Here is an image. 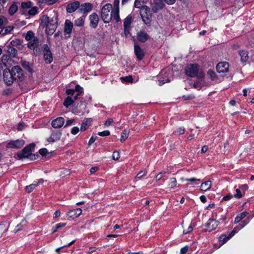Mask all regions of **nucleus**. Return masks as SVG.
<instances>
[{
  "instance_id": "nucleus-54",
  "label": "nucleus",
  "mask_w": 254,
  "mask_h": 254,
  "mask_svg": "<svg viewBox=\"0 0 254 254\" xmlns=\"http://www.w3.org/2000/svg\"><path fill=\"white\" fill-rule=\"evenodd\" d=\"M113 120L112 119H108L105 123L104 125L105 127H109L111 126L113 123Z\"/></svg>"
},
{
  "instance_id": "nucleus-31",
  "label": "nucleus",
  "mask_w": 254,
  "mask_h": 254,
  "mask_svg": "<svg viewBox=\"0 0 254 254\" xmlns=\"http://www.w3.org/2000/svg\"><path fill=\"white\" fill-rule=\"evenodd\" d=\"M11 59L8 55H3L1 58L0 62L4 65L7 66L9 64V62H10Z\"/></svg>"
},
{
  "instance_id": "nucleus-47",
  "label": "nucleus",
  "mask_w": 254,
  "mask_h": 254,
  "mask_svg": "<svg viewBox=\"0 0 254 254\" xmlns=\"http://www.w3.org/2000/svg\"><path fill=\"white\" fill-rule=\"evenodd\" d=\"M233 196L236 198L240 199L243 196V194L239 189H236V193L234 194Z\"/></svg>"
},
{
  "instance_id": "nucleus-23",
  "label": "nucleus",
  "mask_w": 254,
  "mask_h": 254,
  "mask_svg": "<svg viewBox=\"0 0 254 254\" xmlns=\"http://www.w3.org/2000/svg\"><path fill=\"white\" fill-rule=\"evenodd\" d=\"M149 36L145 31H141L139 32L137 34V40L142 42L144 43L148 39Z\"/></svg>"
},
{
  "instance_id": "nucleus-2",
  "label": "nucleus",
  "mask_w": 254,
  "mask_h": 254,
  "mask_svg": "<svg viewBox=\"0 0 254 254\" xmlns=\"http://www.w3.org/2000/svg\"><path fill=\"white\" fill-rule=\"evenodd\" d=\"M186 74L190 77H197L202 78L204 76V73L199 68L196 64H189L185 68Z\"/></svg>"
},
{
  "instance_id": "nucleus-53",
  "label": "nucleus",
  "mask_w": 254,
  "mask_h": 254,
  "mask_svg": "<svg viewBox=\"0 0 254 254\" xmlns=\"http://www.w3.org/2000/svg\"><path fill=\"white\" fill-rule=\"evenodd\" d=\"M185 181L187 182H190L191 183H194L195 184H197L198 183H196L197 181H199V179H197L195 178H192L190 179H186L185 180Z\"/></svg>"
},
{
  "instance_id": "nucleus-22",
  "label": "nucleus",
  "mask_w": 254,
  "mask_h": 254,
  "mask_svg": "<svg viewBox=\"0 0 254 254\" xmlns=\"http://www.w3.org/2000/svg\"><path fill=\"white\" fill-rule=\"evenodd\" d=\"M134 53L139 60H142L144 56L143 50L139 46L136 45H134Z\"/></svg>"
},
{
  "instance_id": "nucleus-3",
  "label": "nucleus",
  "mask_w": 254,
  "mask_h": 254,
  "mask_svg": "<svg viewBox=\"0 0 254 254\" xmlns=\"http://www.w3.org/2000/svg\"><path fill=\"white\" fill-rule=\"evenodd\" d=\"M172 75L171 67H167L163 69L158 75V81L160 85L165 83L168 82L171 80Z\"/></svg>"
},
{
  "instance_id": "nucleus-7",
  "label": "nucleus",
  "mask_w": 254,
  "mask_h": 254,
  "mask_svg": "<svg viewBox=\"0 0 254 254\" xmlns=\"http://www.w3.org/2000/svg\"><path fill=\"white\" fill-rule=\"evenodd\" d=\"M34 144H31L25 147L21 152L17 153L18 158L21 159L23 158L29 157L32 154V149H34Z\"/></svg>"
},
{
  "instance_id": "nucleus-34",
  "label": "nucleus",
  "mask_w": 254,
  "mask_h": 254,
  "mask_svg": "<svg viewBox=\"0 0 254 254\" xmlns=\"http://www.w3.org/2000/svg\"><path fill=\"white\" fill-rule=\"evenodd\" d=\"M85 16H81L75 21V25L78 27H81L83 26L84 23Z\"/></svg>"
},
{
  "instance_id": "nucleus-11",
  "label": "nucleus",
  "mask_w": 254,
  "mask_h": 254,
  "mask_svg": "<svg viewBox=\"0 0 254 254\" xmlns=\"http://www.w3.org/2000/svg\"><path fill=\"white\" fill-rule=\"evenodd\" d=\"M219 222L218 221L209 219L206 223L205 226L207 228V230L209 232H211L213 230L215 229L218 226Z\"/></svg>"
},
{
  "instance_id": "nucleus-62",
  "label": "nucleus",
  "mask_w": 254,
  "mask_h": 254,
  "mask_svg": "<svg viewBox=\"0 0 254 254\" xmlns=\"http://www.w3.org/2000/svg\"><path fill=\"white\" fill-rule=\"evenodd\" d=\"M58 0H48L46 1V3H47V5H53V4L55 3Z\"/></svg>"
},
{
  "instance_id": "nucleus-10",
  "label": "nucleus",
  "mask_w": 254,
  "mask_h": 254,
  "mask_svg": "<svg viewBox=\"0 0 254 254\" xmlns=\"http://www.w3.org/2000/svg\"><path fill=\"white\" fill-rule=\"evenodd\" d=\"M44 58L45 62L48 64H50L53 61L52 53L47 45H44Z\"/></svg>"
},
{
  "instance_id": "nucleus-26",
  "label": "nucleus",
  "mask_w": 254,
  "mask_h": 254,
  "mask_svg": "<svg viewBox=\"0 0 254 254\" xmlns=\"http://www.w3.org/2000/svg\"><path fill=\"white\" fill-rule=\"evenodd\" d=\"M38 44V40L37 38H36L34 39L29 41L27 43V46L29 48L34 50L37 47Z\"/></svg>"
},
{
  "instance_id": "nucleus-20",
  "label": "nucleus",
  "mask_w": 254,
  "mask_h": 254,
  "mask_svg": "<svg viewBox=\"0 0 254 254\" xmlns=\"http://www.w3.org/2000/svg\"><path fill=\"white\" fill-rule=\"evenodd\" d=\"M64 123V120L62 117H58L52 121V126L55 128L62 127Z\"/></svg>"
},
{
  "instance_id": "nucleus-14",
  "label": "nucleus",
  "mask_w": 254,
  "mask_h": 254,
  "mask_svg": "<svg viewBox=\"0 0 254 254\" xmlns=\"http://www.w3.org/2000/svg\"><path fill=\"white\" fill-rule=\"evenodd\" d=\"M62 132L59 130H54L52 132L51 136L47 139L49 142H54L60 139Z\"/></svg>"
},
{
  "instance_id": "nucleus-50",
  "label": "nucleus",
  "mask_w": 254,
  "mask_h": 254,
  "mask_svg": "<svg viewBox=\"0 0 254 254\" xmlns=\"http://www.w3.org/2000/svg\"><path fill=\"white\" fill-rule=\"evenodd\" d=\"M122 81H124L127 82H132L133 79L131 76H128L126 77H122L121 78Z\"/></svg>"
},
{
  "instance_id": "nucleus-63",
  "label": "nucleus",
  "mask_w": 254,
  "mask_h": 254,
  "mask_svg": "<svg viewBox=\"0 0 254 254\" xmlns=\"http://www.w3.org/2000/svg\"><path fill=\"white\" fill-rule=\"evenodd\" d=\"M233 197V196L230 194H229L225 196H224L223 197V199L222 200H229L231 198H232V197Z\"/></svg>"
},
{
  "instance_id": "nucleus-48",
  "label": "nucleus",
  "mask_w": 254,
  "mask_h": 254,
  "mask_svg": "<svg viewBox=\"0 0 254 254\" xmlns=\"http://www.w3.org/2000/svg\"><path fill=\"white\" fill-rule=\"evenodd\" d=\"M146 174H147L146 171H145V170L141 171L137 174V175L136 176L135 179H140L143 176H145Z\"/></svg>"
},
{
  "instance_id": "nucleus-46",
  "label": "nucleus",
  "mask_w": 254,
  "mask_h": 254,
  "mask_svg": "<svg viewBox=\"0 0 254 254\" xmlns=\"http://www.w3.org/2000/svg\"><path fill=\"white\" fill-rule=\"evenodd\" d=\"M13 29V26H9L5 27L3 28L1 31V32L3 34H7L9 33H10Z\"/></svg>"
},
{
  "instance_id": "nucleus-41",
  "label": "nucleus",
  "mask_w": 254,
  "mask_h": 254,
  "mask_svg": "<svg viewBox=\"0 0 254 254\" xmlns=\"http://www.w3.org/2000/svg\"><path fill=\"white\" fill-rule=\"evenodd\" d=\"M177 185V181L175 178H170L168 184V187L169 188H174Z\"/></svg>"
},
{
  "instance_id": "nucleus-12",
  "label": "nucleus",
  "mask_w": 254,
  "mask_h": 254,
  "mask_svg": "<svg viewBox=\"0 0 254 254\" xmlns=\"http://www.w3.org/2000/svg\"><path fill=\"white\" fill-rule=\"evenodd\" d=\"M229 64L226 62H220L216 66V70L218 73L227 72L229 70Z\"/></svg>"
},
{
  "instance_id": "nucleus-43",
  "label": "nucleus",
  "mask_w": 254,
  "mask_h": 254,
  "mask_svg": "<svg viewBox=\"0 0 254 254\" xmlns=\"http://www.w3.org/2000/svg\"><path fill=\"white\" fill-rule=\"evenodd\" d=\"M10 45L12 47H18L21 46V42L18 39H15L10 42Z\"/></svg>"
},
{
  "instance_id": "nucleus-13",
  "label": "nucleus",
  "mask_w": 254,
  "mask_h": 254,
  "mask_svg": "<svg viewBox=\"0 0 254 254\" xmlns=\"http://www.w3.org/2000/svg\"><path fill=\"white\" fill-rule=\"evenodd\" d=\"M82 209L80 208H76L69 210L66 214V216L72 219H75L79 217L82 213Z\"/></svg>"
},
{
  "instance_id": "nucleus-38",
  "label": "nucleus",
  "mask_w": 254,
  "mask_h": 254,
  "mask_svg": "<svg viewBox=\"0 0 254 254\" xmlns=\"http://www.w3.org/2000/svg\"><path fill=\"white\" fill-rule=\"evenodd\" d=\"M36 38L37 37L34 36V33L31 31H28L25 37V39L28 42Z\"/></svg>"
},
{
  "instance_id": "nucleus-8",
  "label": "nucleus",
  "mask_w": 254,
  "mask_h": 254,
  "mask_svg": "<svg viewBox=\"0 0 254 254\" xmlns=\"http://www.w3.org/2000/svg\"><path fill=\"white\" fill-rule=\"evenodd\" d=\"M3 80L4 83L7 86L11 85L14 80L10 69L5 68L3 71Z\"/></svg>"
},
{
  "instance_id": "nucleus-24",
  "label": "nucleus",
  "mask_w": 254,
  "mask_h": 254,
  "mask_svg": "<svg viewBox=\"0 0 254 254\" xmlns=\"http://www.w3.org/2000/svg\"><path fill=\"white\" fill-rule=\"evenodd\" d=\"M92 122V120L91 118H88L84 120L81 125L80 130L83 131L86 130L91 125Z\"/></svg>"
},
{
  "instance_id": "nucleus-45",
  "label": "nucleus",
  "mask_w": 254,
  "mask_h": 254,
  "mask_svg": "<svg viewBox=\"0 0 254 254\" xmlns=\"http://www.w3.org/2000/svg\"><path fill=\"white\" fill-rule=\"evenodd\" d=\"M207 75L212 80H214L216 78V73L213 70H209L207 71Z\"/></svg>"
},
{
  "instance_id": "nucleus-35",
  "label": "nucleus",
  "mask_w": 254,
  "mask_h": 254,
  "mask_svg": "<svg viewBox=\"0 0 254 254\" xmlns=\"http://www.w3.org/2000/svg\"><path fill=\"white\" fill-rule=\"evenodd\" d=\"M7 51L8 53L12 57H15L17 55V50L12 46H7Z\"/></svg>"
},
{
  "instance_id": "nucleus-60",
  "label": "nucleus",
  "mask_w": 254,
  "mask_h": 254,
  "mask_svg": "<svg viewBox=\"0 0 254 254\" xmlns=\"http://www.w3.org/2000/svg\"><path fill=\"white\" fill-rule=\"evenodd\" d=\"M74 122V119H70L66 121L64 127H67L70 126Z\"/></svg>"
},
{
  "instance_id": "nucleus-49",
  "label": "nucleus",
  "mask_w": 254,
  "mask_h": 254,
  "mask_svg": "<svg viewBox=\"0 0 254 254\" xmlns=\"http://www.w3.org/2000/svg\"><path fill=\"white\" fill-rule=\"evenodd\" d=\"M120 157L119 152L115 151L112 154V158L114 160H118Z\"/></svg>"
},
{
  "instance_id": "nucleus-5",
  "label": "nucleus",
  "mask_w": 254,
  "mask_h": 254,
  "mask_svg": "<svg viewBox=\"0 0 254 254\" xmlns=\"http://www.w3.org/2000/svg\"><path fill=\"white\" fill-rule=\"evenodd\" d=\"M149 9V8L147 6H144L142 7L140 11L142 20L147 25H150L152 19V14L150 12Z\"/></svg>"
},
{
  "instance_id": "nucleus-42",
  "label": "nucleus",
  "mask_w": 254,
  "mask_h": 254,
  "mask_svg": "<svg viewBox=\"0 0 254 254\" xmlns=\"http://www.w3.org/2000/svg\"><path fill=\"white\" fill-rule=\"evenodd\" d=\"M32 6V2L30 1L27 2H22L21 4V6L23 9L30 8Z\"/></svg>"
},
{
  "instance_id": "nucleus-19",
  "label": "nucleus",
  "mask_w": 254,
  "mask_h": 254,
  "mask_svg": "<svg viewBox=\"0 0 254 254\" xmlns=\"http://www.w3.org/2000/svg\"><path fill=\"white\" fill-rule=\"evenodd\" d=\"M89 20L90 26L93 28H96L99 22L98 15L96 13H93L89 16Z\"/></svg>"
},
{
  "instance_id": "nucleus-52",
  "label": "nucleus",
  "mask_w": 254,
  "mask_h": 254,
  "mask_svg": "<svg viewBox=\"0 0 254 254\" xmlns=\"http://www.w3.org/2000/svg\"><path fill=\"white\" fill-rule=\"evenodd\" d=\"M185 129L183 127H180L177 129L175 132L178 134H182L185 133Z\"/></svg>"
},
{
  "instance_id": "nucleus-33",
  "label": "nucleus",
  "mask_w": 254,
  "mask_h": 254,
  "mask_svg": "<svg viewBox=\"0 0 254 254\" xmlns=\"http://www.w3.org/2000/svg\"><path fill=\"white\" fill-rule=\"evenodd\" d=\"M70 96V95H68V96L65 99L64 102V106L66 108H68L69 106H70L75 100L74 99H72Z\"/></svg>"
},
{
  "instance_id": "nucleus-9",
  "label": "nucleus",
  "mask_w": 254,
  "mask_h": 254,
  "mask_svg": "<svg viewBox=\"0 0 254 254\" xmlns=\"http://www.w3.org/2000/svg\"><path fill=\"white\" fill-rule=\"evenodd\" d=\"M25 141L23 139L12 140L7 143L6 147L7 148L18 149L22 147Z\"/></svg>"
},
{
  "instance_id": "nucleus-16",
  "label": "nucleus",
  "mask_w": 254,
  "mask_h": 254,
  "mask_svg": "<svg viewBox=\"0 0 254 254\" xmlns=\"http://www.w3.org/2000/svg\"><path fill=\"white\" fill-rule=\"evenodd\" d=\"M75 92L77 93L74 96V100H76L78 98V96L83 92V88L79 85H77L75 87V90L68 89L66 90V93L68 95L72 96L73 95Z\"/></svg>"
},
{
  "instance_id": "nucleus-59",
  "label": "nucleus",
  "mask_w": 254,
  "mask_h": 254,
  "mask_svg": "<svg viewBox=\"0 0 254 254\" xmlns=\"http://www.w3.org/2000/svg\"><path fill=\"white\" fill-rule=\"evenodd\" d=\"M188 251V246H185L182 248L180 251V254H185Z\"/></svg>"
},
{
  "instance_id": "nucleus-37",
  "label": "nucleus",
  "mask_w": 254,
  "mask_h": 254,
  "mask_svg": "<svg viewBox=\"0 0 254 254\" xmlns=\"http://www.w3.org/2000/svg\"><path fill=\"white\" fill-rule=\"evenodd\" d=\"M131 23V16L128 15L124 20V27L130 28V25Z\"/></svg>"
},
{
  "instance_id": "nucleus-28",
  "label": "nucleus",
  "mask_w": 254,
  "mask_h": 254,
  "mask_svg": "<svg viewBox=\"0 0 254 254\" xmlns=\"http://www.w3.org/2000/svg\"><path fill=\"white\" fill-rule=\"evenodd\" d=\"M247 224L248 222H246L245 221H244L242 222V223L240 224L238 226L236 227L230 233V236H234L236 233L244 228Z\"/></svg>"
},
{
  "instance_id": "nucleus-21",
  "label": "nucleus",
  "mask_w": 254,
  "mask_h": 254,
  "mask_svg": "<svg viewBox=\"0 0 254 254\" xmlns=\"http://www.w3.org/2000/svg\"><path fill=\"white\" fill-rule=\"evenodd\" d=\"M73 26V23L69 20H65L64 23V33L69 35L72 32Z\"/></svg>"
},
{
  "instance_id": "nucleus-51",
  "label": "nucleus",
  "mask_w": 254,
  "mask_h": 254,
  "mask_svg": "<svg viewBox=\"0 0 254 254\" xmlns=\"http://www.w3.org/2000/svg\"><path fill=\"white\" fill-rule=\"evenodd\" d=\"M110 132L109 130H104L101 132H99L98 134L101 136H106L109 135Z\"/></svg>"
},
{
  "instance_id": "nucleus-61",
  "label": "nucleus",
  "mask_w": 254,
  "mask_h": 254,
  "mask_svg": "<svg viewBox=\"0 0 254 254\" xmlns=\"http://www.w3.org/2000/svg\"><path fill=\"white\" fill-rule=\"evenodd\" d=\"M24 127V124L23 123H19L17 126V130L19 131L22 130Z\"/></svg>"
},
{
  "instance_id": "nucleus-44",
  "label": "nucleus",
  "mask_w": 254,
  "mask_h": 254,
  "mask_svg": "<svg viewBox=\"0 0 254 254\" xmlns=\"http://www.w3.org/2000/svg\"><path fill=\"white\" fill-rule=\"evenodd\" d=\"M36 187H37V184H32L29 186H27L25 187V190L28 192H31Z\"/></svg>"
},
{
  "instance_id": "nucleus-18",
  "label": "nucleus",
  "mask_w": 254,
  "mask_h": 254,
  "mask_svg": "<svg viewBox=\"0 0 254 254\" xmlns=\"http://www.w3.org/2000/svg\"><path fill=\"white\" fill-rule=\"evenodd\" d=\"M164 4L161 0H153L151 3V8L154 12H157L158 10L163 8Z\"/></svg>"
},
{
  "instance_id": "nucleus-27",
  "label": "nucleus",
  "mask_w": 254,
  "mask_h": 254,
  "mask_svg": "<svg viewBox=\"0 0 254 254\" xmlns=\"http://www.w3.org/2000/svg\"><path fill=\"white\" fill-rule=\"evenodd\" d=\"M111 15H112V18L113 17L116 22H119L120 20L119 16V8L116 7L115 8H113L111 11Z\"/></svg>"
},
{
  "instance_id": "nucleus-4",
  "label": "nucleus",
  "mask_w": 254,
  "mask_h": 254,
  "mask_svg": "<svg viewBox=\"0 0 254 254\" xmlns=\"http://www.w3.org/2000/svg\"><path fill=\"white\" fill-rule=\"evenodd\" d=\"M112 9V5L107 3L104 5L101 8V16L105 23L110 22L112 19L111 10Z\"/></svg>"
},
{
  "instance_id": "nucleus-17",
  "label": "nucleus",
  "mask_w": 254,
  "mask_h": 254,
  "mask_svg": "<svg viewBox=\"0 0 254 254\" xmlns=\"http://www.w3.org/2000/svg\"><path fill=\"white\" fill-rule=\"evenodd\" d=\"M80 2L78 1L68 4L66 7V10L68 13H72L79 8Z\"/></svg>"
},
{
  "instance_id": "nucleus-29",
  "label": "nucleus",
  "mask_w": 254,
  "mask_h": 254,
  "mask_svg": "<svg viewBox=\"0 0 254 254\" xmlns=\"http://www.w3.org/2000/svg\"><path fill=\"white\" fill-rule=\"evenodd\" d=\"M211 187V182L208 181L202 183L200 186V189L202 191H205L209 190Z\"/></svg>"
},
{
  "instance_id": "nucleus-58",
  "label": "nucleus",
  "mask_w": 254,
  "mask_h": 254,
  "mask_svg": "<svg viewBox=\"0 0 254 254\" xmlns=\"http://www.w3.org/2000/svg\"><path fill=\"white\" fill-rule=\"evenodd\" d=\"M39 152L41 155L44 156L47 153L48 151L46 148H42L39 150Z\"/></svg>"
},
{
  "instance_id": "nucleus-32",
  "label": "nucleus",
  "mask_w": 254,
  "mask_h": 254,
  "mask_svg": "<svg viewBox=\"0 0 254 254\" xmlns=\"http://www.w3.org/2000/svg\"><path fill=\"white\" fill-rule=\"evenodd\" d=\"M18 10V6L15 3H12L9 8L8 13L10 15H13Z\"/></svg>"
},
{
  "instance_id": "nucleus-6",
  "label": "nucleus",
  "mask_w": 254,
  "mask_h": 254,
  "mask_svg": "<svg viewBox=\"0 0 254 254\" xmlns=\"http://www.w3.org/2000/svg\"><path fill=\"white\" fill-rule=\"evenodd\" d=\"M14 81H21L24 79L23 70L18 65L14 66L10 70Z\"/></svg>"
},
{
  "instance_id": "nucleus-1",
  "label": "nucleus",
  "mask_w": 254,
  "mask_h": 254,
  "mask_svg": "<svg viewBox=\"0 0 254 254\" xmlns=\"http://www.w3.org/2000/svg\"><path fill=\"white\" fill-rule=\"evenodd\" d=\"M58 16L56 15H54L50 19L46 15L42 16L41 22L46 26V32L47 35H51L54 33L58 26Z\"/></svg>"
},
{
  "instance_id": "nucleus-64",
  "label": "nucleus",
  "mask_w": 254,
  "mask_h": 254,
  "mask_svg": "<svg viewBox=\"0 0 254 254\" xmlns=\"http://www.w3.org/2000/svg\"><path fill=\"white\" fill-rule=\"evenodd\" d=\"M7 230V228H5L4 225L0 224V233L5 232Z\"/></svg>"
},
{
  "instance_id": "nucleus-30",
  "label": "nucleus",
  "mask_w": 254,
  "mask_h": 254,
  "mask_svg": "<svg viewBox=\"0 0 254 254\" xmlns=\"http://www.w3.org/2000/svg\"><path fill=\"white\" fill-rule=\"evenodd\" d=\"M233 236H230V233L229 234L228 236H227L226 235H221L219 238V241L221 244V246L225 244Z\"/></svg>"
},
{
  "instance_id": "nucleus-36",
  "label": "nucleus",
  "mask_w": 254,
  "mask_h": 254,
  "mask_svg": "<svg viewBox=\"0 0 254 254\" xmlns=\"http://www.w3.org/2000/svg\"><path fill=\"white\" fill-rule=\"evenodd\" d=\"M248 214V213L246 212H243L238 215L236 216L235 219V223H239L241 220L244 219Z\"/></svg>"
},
{
  "instance_id": "nucleus-25",
  "label": "nucleus",
  "mask_w": 254,
  "mask_h": 254,
  "mask_svg": "<svg viewBox=\"0 0 254 254\" xmlns=\"http://www.w3.org/2000/svg\"><path fill=\"white\" fill-rule=\"evenodd\" d=\"M239 54L241 57V61L243 63H246L249 59L248 52L246 50H241L239 52Z\"/></svg>"
},
{
  "instance_id": "nucleus-40",
  "label": "nucleus",
  "mask_w": 254,
  "mask_h": 254,
  "mask_svg": "<svg viewBox=\"0 0 254 254\" xmlns=\"http://www.w3.org/2000/svg\"><path fill=\"white\" fill-rule=\"evenodd\" d=\"M128 136V131L127 129L124 130L121 133V141H125Z\"/></svg>"
},
{
  "instance_id": "nucleus-55",
  "label": "nucleus",
  "mask_w": 254,
  "mask_h": 254,
  "mask_svg": "<svg viewBox=\"0 0 254 254\" xmlns=\"http://www.w3.org/2000/svg\"><path fill=\"white\" fill-rule=\"evenodd\" d=\"M79 129L78 127H74L71 129V133L73 135H75L79 132Z\"/></svg>"
},
{
  "instance_id": "nucleus-15",
  "label": "nucleus",
  "mask_w": 254,
  "mask_h": 254,
  "mask_svg": "<svg viewBox=\"0 0 254 254\" xmlns=\"http://www.w3.org/2000/svg\"><path fill=\"white\" fill-rule=\"evenodd\" d=\"M93 8V5L89 2H86L80 4L79 11L82 13L87 14L91 11Z\"/></svg>"
},
{
  "instance_id": "nucleus-56",
  "label": "nucleus",
  "mask_w": 254,
  "mask_h": 254,
  "mask_svg": "<svg viewBox=\"0 0 254 254\" xmlns=\"http://www.w3.org/2000/svg\"><path fill=\"white\" fill-rule=\"evenodd\" d=\"M134 5L136 8H141V9L142 8V7L143 6H141L140 1L138 0H135V1L134 2Z\"/></svg>"
},
{
  "instance_id": "nucleus-57",
  "label": "nucleus",
  "mask_w": 254,
  "mask_h": 254,
  "mask_svg": "<svg viewBox=\"0 0 254 254\" xmlns=\"http://www.w3.org/2000/svg\"><path fill=\"white\" fill-rule=\"evenodd\" d=\"M66 225L65 223H59L56 224L55 226L57 227L58 230L61 229L62 228L64 227Z\"/></svg>"
},
{
  "instance_id": "nucleus-39",
  "label": "nucleus",
  "mask_w": 254,
  "mask_h": 254,
  "mask_svg": "<svg viewBox=\"0 0 254 254\" xmlns=\"http://www.w3.org/2000/svg\"><path fill=\"white\" fill-rule=\"evenodd\" d=\"M38 13V8L36 6H33L28 11V14L30 16H34Z\"/></svg>"
}]
</instances>
